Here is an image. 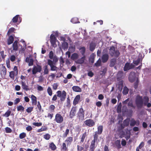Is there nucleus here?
<instances>
[{"label": "nucleus", "mask_w": 151, "mask_h": 151, "mask_svg": "<svg viewBox=\"0 0 151 151\" xmlns=\"http://www.w3.org/2000/svg\"><path fill=\"white\" fill-rule=\"evenodd\" d=\"M80 99V95H77L75 97L73 101V104L74 105H76L77 104Z\"/></svg>", "instance_id": "obj_16"}, {"label": "nucleus", "mask_w": 151, "mask_h": 151, "mask_svg": "<svg viewBox=\"0 0 151 151\" xmlns=\"http://www.w3.org/2000/svg\"><path fill=\"white\" fill-rule=\"evenodd\" d=\"M107 70V68H105L103 69L101 71H100V75L102 76H104L105 75Z\"/></svg>", "instance_id": "obj_41"}, {"label": "nucleus", "mask_w": 151, "mask_h": 151, "mask_svg": "<svg viewBox=\"0 0 151 151\" xmlns=\"http://www.w3.org/2000/svg\"><path fill=\"white\" fill-rule=\"evenodd\" d=\"M130 70V63H126L124 65V71H127Z\"/></svg>", "instance_id": "obj_35"}, {"label": "nucleus", "mask_w": 151, "mask_h": 151, "mask_svg": "<svg viewBox=\"0 0 151 151\" xmlns=\"http://www.w3.org/2000/svg\"><path fill=\"white\" fill-rule=\"evenodd\" d=\"M116 62V60L115 59H112L110 61V66L111 67H113L115 65Z\"/></svg>", "instance_id": "obj_39"}, {"label": "nucleus", "mask_w": 151, "mask_h": 151, "mask_svg": "<svg viewBox=\"0 0 151 151\" xmlns=\"http://www.w3.org/2000/svg\"><path fill=\"white\" fill-rule=\"evenodd\" d=\"M96 44L95 43L92 42L90 45V50L91 51H93L95 48Z\"/></svg>", "instance_id": "obj_26"}, {"label": "nucleus", "mask_w": 151, "mask_h": 151, "mask_svg": "<svg viewBox=\"0 0 151 151\" xmlns=\"http://www.w3.org/2000/svg\"><path fill=\"white\" fill-rule=\"evenodd\" d=\"M94 58H95V55L94 54L92 53L90 56V58H89V62L91 64H93V63L94 62Z\"/></svg>", "instance_id": "obj_29"}, {"label": "nucleus", "mask_w": 151, "mask_h": 151, "mask_svg": "<svg viewBox=\"0 0 151 151\" xmlns=\"http://www.w3.org/2000/svg\"><path fill=\"white\" fill-rule=\"evenodd\" d=\"M98 135H99V133H98L96 132H95L93 136V139L92 141L95 142H97L98 139Z\"/></svg>", "instance_id": "obj_36"}, {"label": "nucleus", "mask_w": 151, "mask_h": 151, "mask_svg": "<svg viewBox=\"0 0 151 151\" xmlns=\"http://www.w3.org/2000/svg\"><path fill=\"white\" fill-rule=\"evenodd\" d=\"M129 91V89L126 86L124 87L123 91V93L124 95H126L127 94Z\"/></svg>", "instance_id": "obj_44"}, {"label": "nucleus", "mask_w": 151, "mask_h": 151, "mask_svg": "<svg viewBox=\"0 0 151 151\" xmlns=\"http://www.w3.org/2000/svg\"><path fill=\"white\" fill-rule=\"evenodd\" d=\"M123 76V72L122 71H119L117 75V78L119 80H121L122 79Z\"/></svg>", "instance_id": "obj_25"}, {"label": "nucleus", "mask_w": 151, "mask_h": 151, "mask_svg": "<svg viewBox=\"0 0 151 151\" xmlns=\"http://www.w3.org/2000/svg\"><path fill=\"white\" fill-rule=\"evenodd\" d=\"M26 136L25 133L23 132L20 133L19 135V138L20 139H23Z\"/></svg>", "instance_id": "obj_47"}, {"label": "nucleus", "mask_w": 151, "mask_h": 151, "mask_svg": "<svg viewBox=\"0 0 151 151\" xmlns=\"http://www.w3.org/2000/svg\"><path fill=\"white\" fill-rule=\"evenodd\" d=\"M135 124L137 126L139 125V121L137 123L134 119H132L130 123V125L131 126H134Z\"/></svg>", "instance_id": "obj_27"}, {"label": "nucleus", "mask_w": 151, "mask_h": 151, "mask_svg": "<svg viewBox=\"0 0 151 151\" xmlns=\"http://www.w3.org/2000/svg\"><path fill=\"white\" fill-rule=\"evenodd\" d=\"M101 60L100 58H99L94 64L97 67L101 66Z\"/></svg>", "instance_id": "obj_46"}, {"label": "nucleus", "mask_w": 151, "mask_h": 151, "mask_svg": "<svg viewBox=\"0 0 151 151\" xmlns=\"http://www.w3.org/2000/svg\"><path fill=\"white\" fill-rule=\"evenodd\" d=\"M58 94H55L52 99V101H56V100L57 99V98H58Z\"/></svg>", "instance_id": "obj_64"}, {"label": "nucleus", "mask_w": 151, "mask_h": 151, "mask_svg": "<svg viewBox=\"0 0 151 151\" xmlns=\"http://www.w3.org/2000/svg\"><path fill=\"white\" fill-rule=\"evenodd\" d=\"M54 54L52 51H51L50 52L49 54V57L50 59H53V58Z\"/></svg>", "instance_id": "obj_60"}, {"label": "nucleus", "mask_w": 151, "mask_h": 151, "mask_svg": "<svg viewBox=\"0 0 151 151\" xmlns=\"http://www.w3.org/2000/svg\"><path fill=\"white\" fill-rule=\"evenodd\" d=\"M61 151H67L68 150V147L66 146V144L65 143H63L62 145L61 148Z\"/></svg>", "instance_id": "obj_28"}, {"label": "nucleus", "mask_w": 151, "mask_h": 151, "mask_svg": "<svg viewBox=\"0 0 151 151\" xmlns=\"http://www.w3.org/2000/svg\"><path fill=\"white\" fill-rule=\"evenodd\" d=\"M10 60L12 62L14 61L16 59V57L14 55H12L10 58Z\"/></svg>", "instance_id": "obj_62"}, {"label": "nucleus", "mask_w": 151, "mask_h": 151, "mask_svg": "<svg viewBox=\"0 0 151 151\" xmlns=\"http://www.w3.org/2000/svg\"><path fill=\"white\" fill-rule=\"evenodd\" d=\"M24 109V107L22 105H19L17 107V110L18 111H23Z\"/></svg>", "instance_id": "obj_61"}, {"label": "nucleus", "mask_w": 151, "mask_h": 151, "mask_svg": "<svg viewBox=\"0 0 151 151\" xmlns=\"http://www.w3.org/2000/svg\"><path fill=\"white\" fill-rule=\"evenodd\" d=\"M69 132V129H66L65 132L63 135L62 137L63 138H65L67 137V135L68 134Z\"/></svg>", "instance_id": "obj_45"}, {"label": "nucleus", "mask_w": 151, "mask_h": 151, "mask_svg": "<svg viewBox=\"0 0 151 151\" xmlns=\"http://www.w3.org/2000/svg\"><path fill=\"white\" fill-rule=\"evenodd\" d=\"M80 52L81 53L82 55L83 56H85V53L86 51V48L84 47H81L80 49Z\"/></svg>", "instance_id": "obj_40"}, {"label": "nucleus", "mask_w": 151, "mask_h": 151, "mask_svg": "<svg viewBox=\"0 0 151 151\" xmlns=\"http://www.w3.org/2000/svg\"><path fill=\"white\" fill-rule=\"evenodd\" d=\"M128 106H130L131 107L133 108L134 109L135 108V106H134L133 104V102L132 100H130L128 101Z\"/></svg>", "instance_id": "obj_51"}, {"label": "nucleus", "mask_w": 151, "mask_h": 151, "mask_svg": "<svg viewBox=\"0 0 151 151\" xmlns=\"http://www.w3.org/2000/svg\"><path fill=\"white\" fill-rule=\"evenodd\" d=\"M6 132V133H10L12 132V130L9 127H6L5 128Z\"/></svg>", "instance_id": "obj_58"}, {"label": "nucleus", "mask_w": 151, "mask_h": 151, "mask_svg": "<svg viewBox=\"0 0 151 151\" xmlns=\"http://www.w3.org/2000/svg\"><path fill=\"white\" fill-rule=\"evenodd\" d=\"M47 92L50 96H51L52 95V92L51 88L49 87L47 89Z\"/></svg>", "instance_id": "obj_48"}, {"label": "nucleus", "mask_w": 151, "mask_h": 151, "mask_svg": "<svg viewBox=\"0 0 151 151\" xmlns=\"http://www.w3.org/2000/svg\"><path fill=\"white\" fill-rule=\"evenodd\" d=\"M6 73V69L5 66L2 65L1 68V74L2 75L5 76Z\"/></svg>", "instance_id": "obj_20"}, {"label": "nucleus", "mask_w": 151, "mask_h": 151, "mask_svg": "<svg viewBox=\"0 0 151 151\" xmlns=\"http://www.w3.org/2000/svg\"><path fill=\"white\" fill-rule=\"evenodd\" d=\"M34 60L32 59H30L29 61L28 65L29 66H31L33 64Z\"/></svg>", "instance_id": "obj_63"}, {"label": "nucleus", "mask_w": 151, "mask_h": 151, "mask_svg": "<svg viewBox=\"0 0 151 151\" xmlns=\"http://www.w3.org/2000/svg\"><path fill=\"white\" fill-rule=\"evenodd\" d=\"M138 78L136 77V73L134 72H131L130 73L128 77L129 81L131 83H133Z\"/></svg>", "instance_id": "obj_7"}, {"label": "nucleus", "mask_w": 151, "mask_h": 151, "mask_svg": "<svg viewBox=\"0 0 151 151\" xmlns=\"http://www.w3.org/2000/svg\"><path fill=\"white\" fill-rule=\"evenodd\" d=\"M49 148L52 150H55L57 148L56 145L53 142L50 144Z\"/></svg>", "instance_id": "obj_34"}, {"label": "nucleus", "mask_w": 151, "mask_h": 151, "mask_svg": "<svg viewBox=\"0 0 151 151\" xmlns=\"http://www.w3.org/2000/svg\"><path fill=\"white\" fill-rule=\"evenodd\" d=\"M130 121V119L129 118H127L124 120L123 122V123L124 124V126L125 127H127L129 125V122Z\"/></svg>", "instance_id": "obj_33"}, {"label": "nucleus", "mask_w": 151, "mask_h": 151, "mask_svg": "<svg viewBox=\"0 0 151 151\" xmlns=\"http://www.w3.org/2000/svg\"><path fill=\"white\" fill-rule=\"evenodd\" d=\"M115 51V48L114 46H111L109 49V54L111 57H113L114 55V53Z\"/></svg>", "instance_id": "obj_21"}, {"label": "nucleus", "mask_w": 151, "mask_h": 151, "mask_svg": "<svg viewBox=\"0 0 151 151\" xmlns=\"http://www.w3.org/2000/svg\"><path fill=\"white\" fill-rule=\"evenodd\" d=\"M114 56L117 58H118L120 55V52L118 50H116L114 53Z\"/></svg>", "instance_id": "obj_49"}, {"label": "nucleus", "mask_w": 151, "mask_h": 151, "mask_svg": "<svg viewBox=\"0 0 151 151\" xmlns=\"http://www.w3.org/2000/svg\"><path fill=\"white\" fill-rule=\"evenodd\" d=\"M14 41V38L12 35H10L9 36L7 40V44L10 45Z\"/></svg>", "instance_id": "obj_24"}, {"label": "nucleus", "mask_w": 151, "mask_h": 151, "mask_svg": "<svg viewBox=\"0 0 151 151\" xmlns=\"http://www.w3.org/2000/svg\"><path fill=\"white\" fill-rule=\"evenodd\" d=\"M33 109V107H28L26 110L27 112L29 113L31 112Z\"/></svg>", "instance_id": "obj_55"}, {"label": "nucleus", "mask_w": 151, "mask_h": 151, "mask_svg": "<svg viewBox=\"0 0 151 151\" xmlns=\"http://www.w3.org/2000/svg\"><path fill=\"white\" fill-rule=\"evenodd\" d=\"M56 38L55 35L52 34L50 37V40L51 44L52 46H54L55 45Z\"/></svg>", "instance_id": "obj_11"}, {"label": "nucleus", "mask_w": 151, "mask_h": 151, "mask_svg": "<svg viewBox=\"0 0 151 151\" xmlns=\"http://www.w3.org/2000/svg\"><path fill=\"white\" fill-rule=\"evenodd\" d=\"M86 56H83L81 58L78 59L76 61V63L78 64H82L83 63L85 60Z\"/></svg>", "instance_id": "obj_18"}, {"label": "nucleus", "mask_w": 151, "mask_h": 151, "mask_svg": "<svg viewBox=\"0 0 151 151\" xmlns=\"http://www.w3.org/2000/svg\"><path fill=\"white\" fill-rule=\"evenodd\" d=\"M97 131H96L98 133H99V135H100L101 134L103 130V127L102 125L99 126L97 128Z\"/></svg>", "instance_id": "obj_31"}, {"label": "nucleus", "mask_w": 151, "mask_h": 151, "mask_svg": "<svg viewBox=\"0 0 151 151\" xmlns=\"http://www.w3.org/2000/svg\"><path fill=\"white\" fill-rule=\"evenodd\" d=\"M64 120L63 117L61 115L58 113H57L55 115L54 120L58 124L62 123Z\"/></svg>", "instance_id": "obj_5"}, {"label": "nucleus", "mask_w": 151, "mask_h": 151, "mask_svg": "<svg viewBox=\"0 0 151 151\" xmlns=\"http://www.w3.org/2000/svg\"><path fill=\"white\" fill-rule=\"evenodd\" d=\"M73 140V137H68L65 141V142L67 144V146L70 145Z\"/></svg>", "instance_id": "obj_19"}, {"label": "nucleus", "mask_w": 151, "mask_h": 151, "mask_svg": "<svg viewBox=\"0 0 151 151\" xmlns=\"http://www.w3.org/2000/svg\"><path fill=\"white\" fill-rule=\"evenodd\" d=\"M78 55L76 53L73 54L71 57V58L73 60H77L78 58Z\"/></svg>", "instance_id": "obj_32"}, {"label": "nucleus", "mask_w": 151, "mask_h": 151, "mask_svg": "<svg viewBox=\"0 0 151 151\" xmlns=\"http://www.w3.org/2000/svg\"><path fill=\"white\" fill-rule=\"evenodd\" d=\"M62 47L63 50L67 49L68 47V43L66 42H64L62 43Z\"/></svg>", "instance_id": "obj_38"}, {"label": "nucleus", "mask_w": 151, "mask_h": 151, "mask_svg": "<svg viewBox=\"0 0 151 151\" xmlns=\"http://www.w3.org/2000/svg\"><path fill=\"white\" fill-rule=\"evenodd\" d=\"M42 70V67L41 65L37 64L36 66H33L32 70V73L33 74L35 75L38 72L40 73Z\"/></svg>", "instance_id": "obj_6"}, {"label": "nucleus", "mask_w": 151, "mask_h": 151, "mask_svg": "<svg viewBox=\"0 0 151 151\" xmlns=\"http://www.w3.org/2000/svg\"><path fill=\"white\" fill-rule=\"evenodd\" d=\"M77 111L76 106H73L70 112V118L72 119L76 115Z\"/></svg>", "instance_id": "obj_9"}, {"label": "nucleus", "mask_w": 151, "mask_h": 151, "mask_svg": "<svg viewBox=\"0 0 151 151\" xmlns=\"http://www.w3.org/2000/svg\"><path fill=\"white\" fill-rule=\"evenodd\" d=\"M73 90L76 92H81L82 91L81 89L78 86H74L72 87Z\"/></svg>", "instance_id": "obj_22"}, {"label": "nucleus", "mask_w": 151, "mask_h": 151, "mask_svg": "<svg viewBox=\"0 0 151 151\" xmlns=\"http://www.w3.org/2000/svg\"><path fill=\"white\" fill-rule=\"evenodd\" d=\"M47 64L50 68V70L52 71H57L58 68L55 66V64L50 59L47 60Z\"/></svg>", "instance_id": "obj_3"}, {"label": "nucleus", "mask_w": 151, "mask_h": 151, "mask_svg": "<svg viewBox=\"0 0 151 151\" xmlns=\"http://www.w3.org/2000/svg\"><path fill=\"white\" fill-rule=\"evenodd\" d=\"M44 75H47L49 73V70L48 66L47 65H45L43 67Z\"/></svg>", "instance_id": "obj_30"}, {"label": "nucleus", "mask_w": 151, "mask_h": 151, "mask_svg": "<svg viewBox=\"0 0 151 151\" xmlns=\"http://www.w3.org/2000/svg\"><path fill=\"white\" fill-rule=\"evenodd\" d=\"M109 58V56L108 54H103L101 57L102 61L103 63H105L107 62Z\"/></svg>", "instance_id": "obj_12"}, {"label": "nucleus", "mask_w": 151, "mask_h": 151, "mask_svg": "<svg viewBox=\"0 0 151 151\" xmlns=\"http://www.w3.org/2000/svg\"><path fill=\"white\" fill-rule=\"evenodd\" d=\"M18 19H19V22H21L22 20L21 19L20 17H19V15H17L13 18L12 21L10 22V24L12 25H14L13 23L17 22L18 20Z\"/></svg>", "instance_id": "obj_10"}, {"label": "nucleus", "mask_w": 151, "mask_h": 151, "mask_svg": "<svg viewBox=\"0 0 151 151\" xmlns=\"http://www.w3.org/2000/svg\"><path fill=\"white\" fill-rule=\"evenodd\" d=\"M84 111L83 107L80 108L77 113V117L80 119L83 120L85 117Z\"/></svg>", "instance_id": "obj_4"}, {"label": "nucleus", "mask_w": 151, "mask_h": 151, "mask_svg": "<svg viewBox=\"0 0 151 151\" xmlns=\"http://www.w3.org/2000/svg\"><path fill=\"white\" fill-rule=\"evenodd\" d=\"M11 113V111L9 110H8L6 111L5 113L3 115V116H5L6 117H9Z\"/></svg>", "instance_id": "obj_42"}, {"label": "nucleus", "mask_w": 151, "mask_h": 151, "mask_svg": "<svg viewBox=\"0 0 151 151\" xmlns=\"http://www.w3.org/2000/svg\"><path fill=\"white\" fill-rule=\"evenodd\" d=\"M56 94H58V97L60 98L61 102L65 100L67 94L65 91L63 90L62 91H58L56 92Z\"/></svg>", "instance_id": "obj_2"}, {"label": "nucleus", "mask_w": 151, "mask_h": 151, "mask_svg": "<svg viewBox=\"0 0 151 151\" xmlns=\"http://www.w3.org/2000/svg\"><path fill=\"white\" fill-rule=\"evenodd\" d=\"M139 83V79L138 78H137V79L136 80V81L135 83H134V88L135 89H136L138 86V84Z\"/></svg>", "instance_id": "obj_56"}, {"label": "nucleus", "mask_w": 151, "mask_h": 151, "mask_svg": "<svg viewBox=\"0 0 151 151\" xmlns=\"http://www.w3.org/2000/svg\"><path fill=\"white\" fill-rule=\"evenodd\" d=\"M55 107L54 105H51L49 107V109L52 112H53L54 111Z\"/></svg>", "instance_id": "obj_52"}, {"label": "nucleus", "mask_w": 151, "mask_h": 151, "mask_svg": "<svg viewBox=\"0 0 151 151\" xmlns=\"http://www.w3.org/2000/svg\"><path fill=\"white\" fill-rule=\"evenodd\" d=\"M47 129V128L45 126H42V127L37 131V132H39L45 131H46Z\"/></svg>", "instance_id": "obj_43"}, {"label": "nucleus", "mask_w": 151, "mask_h": 151, "mask_svg": "<svg viewBox=\"0 0 151 151\" xmlns=\"http://www.w3.org/2000/svg\"><path fill=\"white\" fill-rule=\"evenodd\" d=\"M144 98L145 99L146 101L144 103L142 96H137L136 97L135 99V104L138 109L142 108L143 106V104L144 105H146L147 104L146 103L148 102L149 99L147 97H145Z\"/></svg>", "instance_id": "obj_1"}, {"label": "nucleus", "mask_w": 151, "mask_h": 151, "mask_svg": "<svg viewBox=\"0 0 151 151\" xmlns=\"http://www.w3.org/2000/svg\"><path fill=\"white\" fill-rule=\"evenodd\" d=\"M37 108L39 109V111H41L42 110V107L40 102L39 101L37 102Z\"/></svg>", "instance_id": "obj_57"}, {"label": "nucleus", "mask_w": 151, "mask_h": 151, "mask_svg": "<svg viewBox=\"0 0 151 151\" xmlns=\"http://www.w3.org/2000/svg\"><path fill=\"white\" fill-rule=\"evenodd\" d=\"M88 134L87 132L86 131L83 133L81 136V140L80 142V143L82 144L84 141L85 138L86 139L87 137Z\"/></svg>", "instance_id": "obj_13"}, {"label": "nucleus", "mask_w": 151, "mask_h": 151, "mask_svg": "<svg viewBox=\"0 0 151 151\" xmlns=\"http://www.w3.org/2000/svg\"><path fill=\"white\" fill-rule=\"evenodd\" d=\"M33 125L37 127H40L41 126L42 123L41 122H33L32 124Z\"/></svg>", "instance_id": "obj_59"}, {"label": "nucleus", "mask_w": 151, "mask_h": 151, "mask_svg": "<svg viewBox=\"0 0 151 151\" xmlns=\"http://www.w3.org/2000/svg\"><path fill=\"white\" fill-rule=\"evenodd\" d=\"M31 98L32 100V105H36L37 104V99L36 97L32 95L31 96Z\"/></svg>", "instance_id": "obj_15"}, {"label": "nucleus", "mask_w": 151, "mask_h": 151, "mask_svg": "<svg viewBox=\"0 0 151 151\" xmlns=\"http://www.w3.org/2000/svg\"><path fill=\"white\" fill-rule=\"evenodd\" d=\"M14 30L15 29L13 27L10 28L7 32V35L8 36L11 33L13 32Z\"/></svg>", "instance_id": "obj_50"}, {"label": "nucleus", "mask_w": 151, "mask_h": 151, "mask_svg": "<svg viewBox=\"0 0 151 151\" xmlns=\"http://www.w3.org/2000/svg\"><path fill=\"white\" fill-rule=\"evenodd\" d=\"M22 88L26 91H28L29 90V88L28 86L26 85L25 83L22 81L21 82Z\"/></svg>", "instance_id": "obj_14"}, {"label": "nucleus", "mask_w": 151, "mask_h": 151, "mask_svg": "<svg viewBox=\"0 0 151 151\" xmlns=\"http://www.w3.org/2000/svg\"><path fill=\"white\" fill-rule=\"evenodd\" d=\"M9 76L12 79H14V71H11L9 72Z\"/></svg>", "instance_id": "obj_53"}, {"label": "nucleus", "mask_w": 151, "mask_h": 151, "mask_svg": "<svg viewBox=\"0 0 151 151\" xmlns=\"http://www.w3.org/2000/svg\"><path fill=\"white\" fill-rule=\"evenodd\" d=\"M43 137L46 140H49L50 137V136L49 134H47L43 136Z\"/></svg>", "instance_id": "obj_54"}, {"label": "nucleus", "mask_w": 151, "mask_h": 151, "mask_svg": "<svg viewBox=\"0 0 151 151\" xmlns=\"http://www.w3.org/2000/svg\"><path fill=\"white\" fill-rule=\"evenodd\" d=\"M95 142L92 141L90 146L89 151H94L95 148Z\"/></svg>", "instance_id": "obj_23"}, {"label": "nucleus", "mask_w": 151, "mask_h": 151, "mask_svg": "<svg viewBox=\"0 0 151 151\" xmlns=\"http://www.w3.org/2000/svg\"><path fill=\"white\" fill-rule=\"evenodd\" d=\"M142 59L139 57L136 60L133 61V63L136 65H138L140 62H142Z\"/></svg>", "instance_id": "obj_37"}, {"label": "nucleus", "mask_w": 151, "mask_h": 151, "mask_svg": "<svg viewBox=\"0 0 151 151\" xmlns=\"http://www.w3.org/2000/svg\"><path fill=\"white\" fill-rule=\"evenodd\" d=\"M18 42L17 40H15L12 44L13 50L15 51H16L18 50Z\"/></svg>", "instance_id": "obj_17"}, {"label": "nucleus", "mask_w": 151, "mask_h": 151, "mask_svg": "<svg viewBox=\"0 0 151 151\" xmlns=\"http://www.w3.org/2000/svg\"><path fill=\"white\" fill-rule=\"evenodd\" d=\"M85 125L89 127H93L95 125V122L93 120L89 119L86 120L84 122Z\"/></svg>", "instance_id": "obj_8"}]
</instances>
